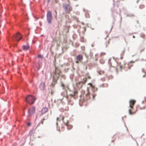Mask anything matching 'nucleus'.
Masks as SVG:
<instances>
[{
  "mask_svg": "<svg viewBox=\"0 0 146 146\" xmlns=\"http://www.w3.org/2000/svg\"><path fill=\"white\" fill-rule=\"evenodd\" d=\"M87 78H84L83 79V81L80 82H78V83H77V84H80L81 83H82L83 84H85L87 81Z\"/></svg>",
  "mask_w": 146,
  "mask_h": 146,
  "instance_id": "16",
  "label": "nucleus"
},
{
  "mask_svg": "<svg viewBox=\"0 0 146 146\" xmlns=\"http://www.w3.org/2000/svg\"><path fill=\"white\" fill-rule=\"evenodd\" d=\"M111 66L113 67H115L116 69L117 70L119 67L120 70L121 71H122V69H124L125 70H127L129 69H130L131 68V66H129V64H128L126 63H125L123 61L122 62H120L119 63V65H117V66L114 65L112 64L111 65Z\"/></svg>",
  "mask_w": 146,
  "mask_h": 146,
  "instance_id": "1",
  "label": "nucleus"
},
{
  "mask_svg": "<svg viewBox=\"0 0 146 146\" xmlns=\"http://www.w3.org/2000/svg\"><path fill=\"white\" fill-rule=\"evenodd\" d=\"M141 36L142 38H145V35L143 33H141Z\"/></svg>",
  "mask_w": 146,
  "mask_h": 146,
  "instance_id": "21",
  "label": "nucleus"
},
{
  "mask_svg": "<svg viewBox=\"0 0 146 146\" xmlns=\"http://www.w3.org/2000/svg\"><path fill=\"white\" fill-rule=\"evenodd\" d=\"M145 48L144 47L142 48L141 46L139 48V50L140 52H142L144 50Z\"/></svg>",
  "mask_w": 146,
  "mask_h": 146,
  "instance_id": "19",
  "label": "nucleus"
},
{
  "mask_svg": "<svg viewBox=\"0 0 146 146\" xmlns=\"http://www.w3.org/2000/svg\"><path fill=\"white\" fill-rule=\"evenodd\" d=\"M145 107H144L143 108H142V109H145Z\"/></svg>",
  "mask_w": 146,
  "mask_h": 146,
  "instance_id": "36",
  "label": "nucleus"
},
{
  "mask_svg": "<svg viewBox=\"0 0 146 146\" xmlns=\"http://www.w3.org/2000/svg\"><path fill=\"white\" fill-rule=\"evenodd\" d=\"M63 7L66 14L70 13L72 9V7L68 4L64 5L63 6Z\"/></svg>",
  "mask_w": 146,
  "mask_h": 146,
  "instance_id": "4",
  "label": "nucleus"
},
{
  "mask_svg": "<svg viewBox=\"0 0 146 146\" xmlns=\"http://www.w3.org/2000/svg\"><path fill=\"white\" fill-rule=\"evenodd\" d=\"M124 53H125V51L123 50L122 52H121V57H120V59L121 60H122L123 58V56L124 54Z\"/></svg>",
  "mask_w": 146,
  "mask_h": 146,
  "instance_id": "18",
  "label": "nucleus"
},
{
  "mask_svg": "<svg viewBox=\"0 0 146 146\" xmlns=\"http://www.w3.org/2000/svg\"><path fill=\"white\" fill-rule=\"evenodd\" d=\"M137 111V110L136 109L135 110L133 107V108H130L129 110V113L130 115L134 114Z\"/></svg>",
  "mask_w": 146,
  "mask_h": 146,
  "instance_id": "10",
  "label": "nucleus"
},
{
  "mask_svg": "<svg viewBox=\"0 0 146 146\" xmlns=\"http://www.w3.org/2000/svg\"><path fill=\"white\" fill-rule=\"evenodd\" d=\"M38 57H42V56L41 55H39L38 56Z\"/></svg>",
  "mask_w": 146,
  "mask_h": 146,
  "instance_id": "27",
  "label": "nucleus"
},
{
  "mask_svg": "<svg viewBox=\"0 0 146 146\" xmlns=\"http://www.w3.org/2000/svg\"><path fill=\"white\" fill-rule=\"evenodd\" d=\"M79 60H77V61H76V63L77 64H78L79 63Z\"/></svg>",
  "mask_w": 146,
  "mask_h": 146,
  "instance_id": "28",
  "label": "nucleus"
},
{
  "mask_svg": "<svg viewBox=\"0 0 146 146\" xmlns=\"http://www.w3.org/2000/svg\"><path fill=\"white\" fill-rule=\"evenodd\" d=\"M144 101H142V104L144 103Z\"/></svg>",
  "mask_w": 146,
  "mask_h": 146,
  "instance_id": "32",
  "label": "nucleus"
},
{
  "mask_svg": "<svg viewBox=\"0 0 146 146\" xmlns=\"http://www.w3.org/2000/svg\"><path fill=\"white\" fill-rule=\"evenodd\" d=\"M61 86H62V87H63V88H64V87H65V85H64V84L62 83H61Z\"/></svg>",
  "mask_w": 146,
  "mask_h": 146,
  "instance_id": "24",
  "label": "nucleus"
},
{
  "mask_svg": "<svg viewBox=\"0 0 146 146\" xmlns=\"http://www.w3.org/2000/svg\"><path fill=\"white\" fill-rule=\"evenodd\" d=\"M61 72L60 70L57 67H55V72L53 73V81L55 83H56L57 80L58 79L60 76Z\"/></svg>",
  "mask_w": 146,
  "mask_h": 146,
  "instance_id": "2",
  "label": "nucleus"
},
{
  "mask_svg": "<svg viewBox=\"0 0 146 146\" xmlns=\"http://www.w3.org/2000/svg\"><path fill=\"white\" fill-rule=\"evenodd\" d=\"M31 123H28L27 124V125L28 126H30V125H31Z\"/></svg>",
  "mask_w": 146,
  "mask_h": 146,
  "instance_id": "26",
  "label": "nucleus"
},
{
  "mask_svg": "<svg viewBox=\"0 0 146 146\" xmlns=\"http://www.w3.org/2000/svg\"><path fill=\"white\" fill-rule=\"evenodd\" d=\"M22 38V36L21 34L20 33H17L14 36L13 39L19 42Z\"/></svg>",
  "mask_w": 146,
  "mask_h": 146,
  "instance_id": "8",
  "label": "nucleus"
},
{
  "mask_svg": "<svg viewBox=\"0 0 146 146\" xmlns=\"http://www.w3.org/2000/svg\"><path fill=\"white\" fill-rule=\"evenodd\" d=\"M135 102L136 101L135 100H130L129 102L130 108H133V107L134 106Z\"/></svg>",
  "mask_w": 146,
  "mask_h": 146,
  "instance_id": "11",
  "label": "nucleus"
},
{
  "mask_svg": "<svg viewBox=\"0 0 146 146\" xmlns=\"http://www.w3.org/2000/svg\"><path fill=\"white\" fill-rule=\"evenodd\" d=\"M58 119H59V118L58 117H57L56 118V120H57V121H58Z\"/></svg>",
  "mask_w": 146,
  "mask_h": 146,
  "instance_id": "30",
  "label": "nucleus"
},
{
  "mask_svg": "<svg viewBox=\"0 0 146 146\" xmlns=\"http://www.w3.org/2000/svg\"><path fill=\"white\" fill-rule=\"evenodd\" d=\"M47 19L49 23H51L52 22V15L50 11H48L47 12L46 15Z\"/></svg>",
  "mask_w": 146,
  "mask_h": 146,
  "instance_id": "6",
  "label": "nucleus"
},
{
  "mask_svg": "<svg viewBox=\"0 0 146 146\" xmlns=\"http://www.w3.org/2000/svg\"><path fill=\"white\" fill-rule=\"evenodd\" d=\"M88 78L89 79H91V77L90 76H89L88 77Z\"/></svg>",
  "mask_w": 146,
  "mask_h": 146,
  "instance_id": "29",
  "label": "nucleus"
},
{
  "mask_svg": "<svg viewBox=\"0 0 146 146\" xmlns=\"http://www.w3.org/2000/svg\"><path fill=\"white\" fill-rule=\"evenodd\" d=\"M48 0V2H49V1H50V0Z\"/></svg>",
  "mask_w": 146,
  "mask_h": 146,
  "instance_id": "34",
  "label": "nucleus"
},
{
  "mask_svg": "<svg viewBox=\"0 0 146 146\" xmlns=\"http://www.w3.org/2000/svg\"><path fill=\"white\" fill-rule=\"evenodd\" d=\"M96 95L95 94H91L88 92L85 96V98L86 100H89L92 98V99L94 100Z\"/></svg>",
  "mask_w": 146,
  "mask_h": 146,
  "instance_id": "7",
  "label": "nucleus"
},
{
  "mask_svg": "<svg viewBox=\"0 0 146 146\" xmlns=\"http://www.w3.org/2000/svg\"><path fill=\"white\" fill-rule=\"evenodd\" d=\"M35 100V98L34 96L31 95H28L25 98L26 102L30 104H33Z\"/></svg>",
  "mask_w": 146,
  "mask_h": 146,
  "instance_id": "3",
  "label": "nucleus"
},
{
  "mask_svg": "<svg viewBox=\"0 0 146 146\" xmlns=\"http://www.w3.org/2000/svg\"><path fill=\"white\" fill-rule=\"evenodd\" d=\"M78 94V92L77 91H75L74 92V95H75L76 94Z\"/></svg>",
  "mask_w": 146,
  "mask_h": 146,
  "instance_id": "25",
  "label": "nucleus"
},
{
  "mask_svg": "<svg viewBox=\"0 0 146 146\" xmlns=\"http://www.w3.org/2000/svg\"><path fill=\"white\" fill-rule=\"evenodd\" d=\"M144 7V5H141L140 6V7L141 9L143 8Z\"/></svg>",
  "mask_w": 146,
  "mask_h": 146,
  "instance_id": "23",
  "label": "nucleus"
},
{
  "mask_svg": "<svg viewBox=\"0 0 146 146\" xmlns=\"http://www.w3.org/2000/svg\"><path fill=\"white\" fill-rule=\"evenodd\" d=\"M23 48L24 50H28L29 48V44H27L26 45H23Z\"/></svg>",
  "mask_w": 146,
  "mask_h": 146,
  "instance_id": "15",
  "label": "nucleus"
},
{
  "mask_svg": "<svg viewBox=\"0 0 146 146\" xmlns=\"http://www.w3.org/2000/svg\"><path fill=\"white\" fill-rule=\"evenodd\" d=\"M106 41H104V43L106 45V47L108 45V44L110 43V39L107 38H106Z\"/></svg>",
  "mask_w": 146,
  "mask_h": 146,
  "instance_id": "14",
  "label": "nucleus"
},
{
  "mask_svg": "<svg viewBox=\"0 0 146 146\" xmlns=\"http://www.w3.org/2000/svg\"><path fill=\"white\" fill-rule=\"evenodd\" d=\"M64 117L63 116H62V120L64 123V124L66 125L67 126V128L68 129H71L72 127V125H70L69 124L68 121L67 122H65V121H64Z\"/></svg>",
  "mask_w": 146,
  "mask_h": 146,
  "instance_id": "9",
  "label": "nucleus"
},
{
  "mask_svg": "<svg viewBox=\"0 0 146 146\" xmlns=\"http://www.w3.org/2000/svg\"><path fill=\"white\" fill-rule=\"evenodd\" d=\"M55 13H56V14H57V12L56 11H55Z\"/></svg>",
  "mask_w": 146,
  "mask_h": 146,
  "instance_id": "35",
  "label": "nucleus"
},
{
  "mask_svg": "<svg viewBox=\"0 0 146 146\" xmlns=\"http://www.w3.org/2000/svg\"><path fill=\"white\" fill-rule=\"evenodd\" d=\"M45 87V84L44 83H41L40 86V88L41 90H43L44 89Z\"/></svg>",
  "mask_w": 146,
  "mask_h": 146,
  "instance_id": "17",
  "label": "nucleus"
},
{
  "mask_svg": "<svg viewBox=\"0 0 146 146\" xmlns=\"http://www.w3.org/2000/svg\"><path fill=\"white\" fill-rule=\"evenodd\" d=\"M114 63H115V64H117V63H116V61H114Z\"/></svg>",
  "mask_w": 146,
  "mask_h": 146,
  "instance_id": "31",
  "label": "nucleus"
},
{
  "mask_svg": "<svg viewBox=\"0 0 146 146\" xmlns=\"http://www.w3.org/2000/svg\"><path fill=\"white\" fill-rule=\"evenodd\" d=\"M145 76V75L143 76V77H144Z\"/></svg>",
  "mask_w": 146,
  "mask_h": 146,
  "instance_id": "37",
  "label": "nucleus"
},
{
  "mask_svg": "<svg viewBox=\"0 0 146 146\" xmlns=\"http://www.w3.org/2000/svg\"><path fill=\"white\" fill-rule=\"evenodd\" d=\"M35 107H32L29 109L28 111V117H30L35 113Z\"/></svg>",
  "mask_w": 146,
  "mask_h": 146,
  "instance_id": "5",
  "label": "nucleus"
},
{
  "mask_svg": "<svg viewBox=\"0 0 146 146\" xmlns=\"http://www.w3.org/2000/svg\"><path fill=\"white\" fill-rule=\"evenodd\" d=\"M48 111V108L46 107L43 108L41 111L42 114H44L46 113Z\"/></svg>",
  "mask_w": 146,
  "mask_h": 146,
  "instance_id": "13",
  "label": "nucleus"
},
{
  "mask_svg": "<svg viewBox=\"0 0 146 146\" xmlns=\"http://www.w3.org/2000/svg\"><path fill=\"white\" fill-rule=\"evenodd\" d=\"M100 62L101 63L103 64L104 63V61L103 59L101 58L100 60Z\"/></svg>",
  "mask_w": 146,
  "mask_h": 146,
  "instance_id": "20",
  "label": "nucleus"
},
{
  "mask_svg": "<svg viewBox=\"0 0 146 146\" xmlns=\"http://www.w3.org/2000/svg\"><path fill=\"white\" fill-rule=\"evenodd\" d=\"M45 119L44 118H43L41 120V123L42 124H43V121L45 120Z\"/></svg>",
  "mask_w": 146,
  "mask_h": 146,
  "instance_id": "22",
  "label": "nucleus"
},
{
  "mask_svg": "<svg viewBox=\"0 0 146 146\" xmlns=\"http://www.w3.org/2000/svg\"><path fill=\"white\" fill-rule=\"evenodd\" d=\"M145 102H146V99L145 100Z\"/></svg>",
  "mask_w": 146,
  "mask_h": 146,
  "instance_id": "38",
  "label": "nucleus"
},
{
  "mask_svg": "<svg viewBox=\"0 0 146 146\" xmlns=\"http://www.w3.org/2000/svg\"><path fill=\"white\" fill-rule=\"evenodd\" d=\"M83 56L82 55L79 54L76 57V59L77 60L81 61L82 60Z\"/></svg>",
  "mask_w": 146,
  "mask_h": 146,
  "instance_id": "12",
  "label": "nucleus"
},
{
  "mask_svg": "<svg viewBox=\"0 0 146 146\" xmlns=\"http://www.w3.org/2000/svg\"><path fill=\"white\" fill-rule=\"evenodd\" d=\"M133 38H135V36H133Z\"/></svg>",
  "mask_w": 146,
  "mask_h": 146,
  "instance_id": "33",
  "label": "nucleus"
}]
</instances>
